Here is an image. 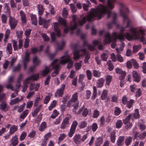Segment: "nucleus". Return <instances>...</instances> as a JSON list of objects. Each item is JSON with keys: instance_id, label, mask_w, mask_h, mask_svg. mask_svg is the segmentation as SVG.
<instances>
[{"instance_id": "nucleus-32", "label": "nucleus", "mask_w": 146, "mask_h": 146, "mask_svg": "<svg viewBox=\"0 0 146 146\" xmlns=\"http://www.w3.org/2000/svg\"><path fill=\"white\" fill-rule=\"evenodd\" d=\"M87 122L85 121H80L78 125V127L80 129L84 128L87 126Z\"/></svg>"}, {"instance_id": "nucleus-23", "label": "nucleus", "mask_w": 146, "mask_h": 146, "mask_svg": "<svg viewBox=\"0 0 146 146\" xmlns=\"http://www.w3.org/2000/svg\"><path fill=\"white\" fill-rule=\"evenodd\" d=\"M54 31L56 32L57 36L59 37L60 36L61 33L59 29V25L58 23H54Z\"/></svg>"}, {"instance_id": "nucleus-13", "label": "nucleus", "mask_w": 146, "mask_h": 146, "mask_svg": "<svg viewBox=\"0 0 146 146\" xmlns=\"http://www.w3.org/2000/svg\"><path fill=\"white\" fill-rule=\"evenodd\" d=\"M78 95L77 93L74 94L72 96V97L71 100L68 102L67 105L68 107H70L71 106H72V103L76 102L78 100Z\"/></svg>"}, {"instance_id": "nucleus-33", "label": "nucleus", "mask_w": 146, "mask_h": 146, "mask_svg": "<svg viewBox=\"0 0 146 146\" xmlns=\"http://www.w3.org/2000/svg\"><path fill=\"white\" fill-rule=\"evenodd\" d=\"M17 127L15 125H13L9 129V134L10 135H12L17 130Z\"/></svg>"}, {"instance_id": "nucleus-25", "label": "nucleus", "mask_w": 146, "mask_h": 146, "mask_svg": "<svg viewBox=\"0 0 146 146\" xmlns=\"http://www.w3.org/2000/svg\"><path fill=\"white\" fill-rule=\"evenodd\" d=\"M9 108L6 102H2L0 105V109L2 111H6Z\"/></svg>"}, {"instance_id": "nucleus-30", "label": "nucleus", "mask_w": 146, "mask_h": 146, "mask_svg": "<svg viewBox=\"0 0 146 146\" xmlns=\"http://www.w3.org/2000/svg\"><path fill=\"white\" fill-rule=\"evenodd\" d=\"M47 127L46 124L45 122H42L40 125L38 130L41 132L44 131L45 129Z\"/></svg>"}, {"instance_id": "nucleus-61", "label": "nucleus", "mask_w": 146, "mask_h": 146, "mask_svg": "<svg viewBox=\"0 0 146 146\" xmlns=\"http://www.w3.org/2000/svg\"><path fill=\"white\" fill-rule=\"evenodd\" d=\"M41 36L44 41L45 42H48V41L49 38L44 33H42L41 35Z\"/></svg>"}, {"instance_id": "nucleus-49", "label": "nucleus", "mask_w": 146, "mask_h": 146, "mask_svg": "<svg viewBox=\"0 0 146 146\" xmlns=\"http://www.w3.org/2000/svg\"><path fill=\"white\" fill-rule=\"evenodd\" d=\"M99 115V111L98 110H95L93 111L92 117L94 118H97Z\"/></svg>"}, {"instance_id": "nucleus-11", "label": "nucleus", "mask_w": 146, "mask_h": 146, "mask_svg": "<svg viewBox=\"0 0 146 146\" xmlns=\"http://www.w3.org/2000/svg\"><path fill=\"white\" fill-rule=\"evenodd\" d=\"M9 24L11 29H14L16 27L17 21L14 18L10 16L9 19Z\"/></svg>"}, {"instance_id": "nucleus-2", "label": "nucleus", "mask_w": 146, "mask_h": 146, "mask_svg": "<svg viewBox=\"0 0 146 146\" xmlns=\"http://www.w3.org/2000/svg\"><path fill=\"white\" fill-rule=\"evenodd\" d=\"M100 2L104 3L107 2L106 7L103 5H101L98 7L96 9H91L90 12L89 13L86 17H84L82 20L79 23V25L80 26L83 25L86 20L88 21H93L96 19L98 20L100 19L104 14L107 15L108 18H109L111 15L113 17V22L109 23L107 24L108 28L110 29L113 25L116 24L115 20L116 18V14L115 13H112L108 10H111L114 7V3L115 0H98Z\"/></svg>"}, {"instance_id": "nucleus-18", "label": "nucleus", "mask_w": 146, "mask_h": 146, "mask_svg": "<svg viewBox=\"0 0 146 146\" xmlns=\"http://www.w3.org/2000/svg\"><path fill=\"white\" fill-rule=\"evenodd\" d=\"M132 74L134 81L137 82H139L140 80V75L135 71H133Z\"/></svg>"}, {"instance_id": "nucleus-17", "label": "nucleus", "mask_w": 146, "mask_h": 146, "mask_svg": "<svg viewBox=\"0 0 146 146\" xmlns=\"http://www.w3.org/2000/svg\"><path fill=\"white\" fill-rule=\"evenodd\" d=\"M69 123V119L68 117L65 118L62 123L60 128L62 129H65Z\"/></svg>"}, {"instance_id": "nucleus-38", "label": "nucleus", "mask_w": 146, "mask_h": 146, "mask_svg": "<svg viewBox=\"0 0 146 146\" xmlns=\"http://www.w3.org/2000/svg\"><path fill=\"white\" fill-rule=\"evenodd\" d=\"M23 75L20 74H19L17 80V83L16 85V86L18 87V88H19L21 86V82L23 78Z\"/></svg>"}, {"instance_id": "nucleus-57", "label": "nucleus", "mask_w": 146, "mask_h": 146, "mask_svg": "<svg viewBox=\"0 0 146 146\" xmlns=\"http://www.w3.org/2000/svg\"><path fill=\"white\" fill-rule=\"evenodd\" d=\"M100 74L101 73L99 71L95 70L93 71V74L95 77H100Z\"/></svg>"}, {"instance_id": "nucleus-40", "label": "nucleus", "mask_w": 146, "mask_h": 146, "mask_svg": "<svg viewBox=\"0 0 146 146\" xmlns=\"http://www.w3.org/2000/svg\"><path fill=\"white\" fill-rule=\"evenodd\" d=\"M74 141L76 144H79L80 142V135H75L73 137Z\"/></svg>"}, {"instance_id": "nucleus-44", "label": "nucleus", "mask_w": 146, "mask_h": 146, "mask_svg": "<svg viewBox=\"0 0 146 146\" xmlns=\"http://www.w3.org/2000/svg\"><path fill=\"white\" fill-rule=\"evenodd\" d=\"M29 110H26L21 114L20 115V117L21 118L24 119L27 115L28 113Z\"/></svg>"}, {"instance_id": "nucleus-9", "label": "nucleus", "mask_w": 146, "mask_h": 146, "mask_svg": "<svg viewBox=\"0 0 146 146\" xmlns=\"http://www.w3.org/2000/svg\"><path fill=\"white\" fill-rule=\"evenodd\" d=\"M50 20H45V19L42 18L40 16L39 17L38 23L39 25H42L44 28H47L50 25Z\"/></svg>"}, {"instance_id": "nucleus-35", "label": "nucleus", "mask_w": 146, "mask_h": 146, "mask_svg": "<svg viewBox=\"0 0 146 146\" xmlns=\"http://www.w3.org/2000/svg\"><path fill=\"white\" fill-rule=\"evenodd\" d=\"M106 79V85L109 86L112 80V76L110 75H107L105 76Z\"/></svg>"}, {"instance_id": "nucleus-15", "label": "nucleus", "mask_w": 146, "mask_h": 146, "mask_svg": "<svg viewBox=\"0 0 146 146\" xmlns=\"http://www.w3.org/2000/svg\"><path fill=\"white\" fill-rule=\"evenodd\" d=\"M130 115H128L123 120V122L125 125V128L128 130L131 128L132 126L131 123L129 122L130 119L129 118Z\"/></svg>"}, {"instance_id": "nucleus-41", "label": "nucleus", "mask_w": 146, "mask_h": 146, "mask_svg": "<svg viewBox=\"0 0 146 146\" xmlns=\"http://www.w3.org/2000/svg\"><path fill=\"white\" fill-rule=\"evenodd\" d=\"M141 46L140 45H133V53H136L141 49Z\"/></svg>"}, {"instance_id": "nucleus-51", "label": "nucleus", "mask_w": 146, "mask_h": 146, "mask_svg": "<svg viewBox=\"0 0 146 146\" xmlns=\"http://www.w3.org/2000/svg\"><path fill=\"white\" fill-rule=\"evenodd\" d=\"M131 62L132 64H133L135 68L137 69L139 68V66L136 60L133 59H132L131 60Z\"/></svg>"}, {"instance_id": "nucleus-1", "label": "nucleus", "mask_w": 146, "mask_h": 146, "mask_svg": "<svg viewBox=\"0 0 146 146\" xmlns=\"http://www.w3.org/2000/svg\"><path fill=\"white\" fill-rule=\"evenodd\" d=\"M120 5L121 7L120 10V14L123 19V25H126V26L120 28V33L117 34L116 32H113L112 37L111 36L109 32L106 33L104 30L101 31L99 32L100 35L101 36L103 34L104 35L105 39L104 44H110L112 42L111 47L113 48H115L117 39H118L120 40L121 42L120 47L123 48L125 47V44L122 41L124 40V37H125L128 40H130L133 39H139L142 42L143 44H145V38L143 36L144 31L141 29L138 30L135 28L131 27L129 29L130 33L128 32H127L125 34L123 33V31H125V29L129 27L131 23V21L127 17L126 13L125 12H127L128 11L127 7L125 6L122 3H120Z\"/></svg>"}, {"instance_id": "nucleus-5", "label": "nucleus", "mask_w": 146, "mask_h": 146, "mask_svg": "<svg viewBox=\"0 0 146 146\" xmlns=\"http://www.w3.org/2000/svg\"><path fill=\"white\" fill-rule=\"evenodd\" d=\"M60 61V63L62 64L67 63V68L68 69L71 68L72 67L74 63L70 56L67 55V52H66L65 54L61 57Z\"/></svg>"}, {"instance_id": "nucleus-4", "label": "nucleus", "mask_w": 146, "mask_h": 146, "mask_svg": "<svg viewBox=\"0 0 146 146\" xmlns=\"http://www.w3.org/2000/svg\"><path fill=\"white\" fill-rule=\"evenodd\" d=\"M58 18V23L65 27L64 29V34L67 33L69 30L73 31L76 28L78 24L76 22L77 16L76 15H74L72 16V21L71 23L70 27L66 26V21L65 20L62 18L60 17H59Z\"/></svg>"}, {"instance_id": "nucleus-37", "label": "nucleus", "mask_w": 146, "mask_h": 146, "mask_svg": "<svg viewBox=\"0 0 146 146\" xmlns=\"http://www.w3.org/2000/svg\"><path fill=\"white\" fill-rule=\"evenodd\" d=\"M110 137L111 141L113 143H114L116 137L115 131H113L110 133Z\"/></svg>"}, {"instance_id": "nucleus-62", "label": "nucleus", "mask_w": 146, "mask_h": 146, "mask_svg": "<svg viewBox=\"0 0 146 146\" xmlns=\"http://www.w3.org/2000/svg\"><path fill=\"white\" fill-rule=\"evenodd\" d=\"M40 110V107H37L32 113V115L33 117H35L37 115V113Z\"/></svg>"}, {"instance_id": "nucleus-58", "label": "nucleus", "mask_w": 146, "mask_h": 146, "mask_svg": "<svg viewBox=\"0 0 146 146\" xmlns=\"http://www.w3.org/2000/svg\"><path fill=\"white\" fill-rule=\"evenodd\" d=\"M108 58V56L107 54L105 53H103L101 55V58L102 60L103 61H106L107 60V58Z\"/></svg>"}, {"instance_id": "nucleus-24", "label": "nucleus", "mask_w": 146, "mask_h": 146, "mask_svg": "<svg viewBox=\"0 0 146 146\" xmlns=\"http://www.w3.org/2000/svg\"><path fill=\"white\" fill-rule=\"evenodd\" d=\"M30 82L27 79L24 81L22 91L23 92H25L27 90L28 87V85Z\"/></svg>"}, {"instance_id": "nucleus-60", "label": "nucleus", "mask_w": 146, "mask_h": 146, "mask_svg": "<svg viewBox=\"0 0 146 146\" xmlns=\"http://www.w3.org/2000/svg\"><path fill=\"white\" fill-rule=\"evenodd\" d=\"M122 125V122L121 120H118L116 123V127L117 129H119L121 127Z\"/></svg>"}, {"instance_id": "nucleus-55", "label": "nucleus", "mask_w": 146, "mask_h": 146, "mask_svg": "<svg viewBox=\"0 0 146 146\" xmlns=\"http://www.w3.org/2000/svg\"><path fill=\"white\" fill-rule=\"evenodd\" d=\"M59 114L58 112L56 110H54L50 117L53 119L55 118Z\"/></svg>"}, {"instance_id": "nucleus-22", "label": "nucleus", "mask_w": 146, "mask_h": 146, "mask_svg": "<svg viewBox=\"0 0 146 146\" xmlns=\"http://www.w3.org/2000/svg\"><path fill=\"white\" fill-rule=\"evenodd\" d=\"M128 115H130L129 117V118L130 119L131 118H132L133 119V118L135 119L138 118L139 116L138 110V109H135V112L134 113L130 114Z\"/></svg>"}, {"instance_id": "nucleus-64", "label": "nucleus", "mask_w": 146, "mask_h": 146, "mask_svg": "<svg viewBox=\"0 0 146 146\" xmlns=\"http://www.w3.org/2000/svg\"><path fill=\"white\" fill-rule=\"evenodd\" d=\"M86 74L88 79L89 80H91L92 79V73L91 71L89 70H87L86 71Z\"/></svg>"}, {"instance_id": "nucleus-45", "label": "nucleus", "mask_w": 146, "mask_h": 146, "mask_svg": "<svg viewBox=\"0 0 146 146\" xmlns=\"http://www.w3.org/2000/svg\"><path fill=\"white\" fill-rule=\"evenodd\" d=\"M103 142V139L101 137L98 138L96 141V146H100V145Z\"/></svg>"}, {"instance_id": "nucleus-26", "label": "nucleus", "mask_w": 146, "mask_h": 146, "mask_svg": "<svg viewBox=\"0 0 146 146\" xmlns=\"http://www.w3.org/2000/svg\"><path fill=\"white\" fill-rule=\"evenodd\" d=\"M39 74L38 73L33 74L31 76H30L27 78L26 79L29 82L31 80H37L39 78Z\"/></svg>"}, {"instance_id": "nucleus-10", "label": "nucleus", "mask_w": 146, "mask_h": 146, "mask_svg": "<svg viewBox=\"0 0 146 146\" xmlns=\"http://www.w3.org/2000/svg\"><path fill=\"white\" fill-rule=\"evenodd\" d=\"M44 69L42 70L39 72L40 74L42 75L43 76H45L48 74L51 71V64L48 66H44Z\"/></svg>"}, {"instance_id": "nucleus-48", "label": "nucleus", "mask_w": 146, "mask_h": 146, "mask_svg": "<svg viewBox=\"0 0 146 146\" xmlns=\"http://www.w3.org/2000/svg\"><path fill=\"white\" fill-rule=\"evenodd\" d=\"M81 63L82 61H81L79 62H76L75 63V67L76 70H78L81 68L82 66Z\"/></svg>"}, {"instance_id": "nucleus-7", "label": "nucleus", "mask_w": 146, "mask_h": 146, "mask_svg": "<svg viewBox=\"0 0 146 146\" xmlns=\"http://www.w3.org/2000/svg\"><path fill=\"white\" fill-rule=\"evenodd\" d=\"M50 36L52 39L51 41L54 44H57V49L61 50L63 49L65 46V42L63 41H62L60 43L58 44L55 40L56 35L54 32L50 33Z\"/></svg>"}, {"instance_id": "nucleus-31", "label": "nucleus", "mask_w": 146, "mask_h": 146, "mask_svg": "<svg viewBox=\"0 0 146 146\" xmlns=\"http://www.w3.org/2000/svg\"><path fill=\"white\" fill-rule=\"evenodd\" d=\"M41 61L37 57L35 56L33 58V62L35 66L39 65Z\"/></svg>"}, {"instance_id": "nucleus-21", "label": "nucleus", "mask_w": 146, "mask_h": 146, "mask_svg": "<svg viewBox=\"0 0 146 146\" xmlns=\"http://www.w3.org/2000/svg\"><path fill=\"white\" fill-rule=\"evenodd\" d=\"M23 98L24 97L21 96V98L20 99L19 98H16L15 99L11 100L10 103V104L11 105L18 104L21 102L23 100Z\"/></svg>"}, {"instance_id": "nucleus-47", "label": "nucleus", "mask_w": 146, "mask_h": 146, "mask_svg": "<svg viewBox=\"0 0 146 146\" xmlns=\"http://www.w3.org/2000/svg\"><path fill=\"white\" fill-rule=\"evenodd\" d=\"M7 50L9 52V54H11L12 53V48L11 43H8L7 44Z\"/></svg>"}, {"instance_id": "nucleus-19", "label": "nucleus", "mask_w": 146, "mask_h": 146, "mask_svg": "<svg viewBox=\"0 0 146 146\" xmlns=\"http://www.w3.org/2000/svg\"><path fill=\"white\" fill-rule=\"evenodd\" d=\"M11 143L10 145L12 146H15L17 145L18 143V140L17 136L15 135L13 137L10 141Z\"/></svg>"}, {"instance_id": "nucleus-29", "label": "nucleus", "mask_w": 146, "mask_h": 146, "mask_svg": "<svg viewBox=\"0 0 146 146\" xmlns=\"http://www.w3.org/2000/svg\"><path fill=\"white\" fill-rule=\"evenodd\" d=\"M37 8L38 9V15L40 16L42 15L43 14L44 10L43 6L41 4H39L37 5Z\"/></svg>"}, {"instance_id": "nucleus-34", "label": "nucleus", "mask_w": 146, "mask_h": 146, "mask_svg": "<svg viewBox=\"0 0 146 146\" xmlns=\"http://www.w3.org/2000/svg\"><path fill=\"white\" fill-rule=\"evenodd\" d=\"M124 137L123 136H120L119 137L117 141V144L118 146H121L123 143Z\"/></svg>"}, {"instance_id": "nucleus-46", "label": "nucleus", "mask_w": 146, "mask_h": 146, "mask_svg": "<svg viewBox=\"0 0 146 146\" xmlns=\"http://www.w3.org/2000/svg\"><path fill=\"white\" fill-rule=\"evenodd\" d=\"M31 19L32 23L36 25L37 22L36 16L35 15H32L31 16Z\"/></svg>"}, {"instance_id": "nucleus-16", "label": "nucleus", "mask_w": 146, "mask_h": 146, "mask_svg": "<svg viewBox=\"0 0 146 146\" xmlns=\"http://www.w3.org/2000/svg\"><path fill=\"white\" fill-rule=\"evenodd\" d=\"M82 113V116L84 117H86L88 115V111L86 108H84V106L78 111L77 114H79Z\"/></svg>"}, {"instance_id": "nucleus-43", "label": "nucleus", "mask_w": 146, "mask_h": 146, "mask_svg": "<svg viewBox=\"0 0 146 146\" xmlns=\"http://www.w3.org/2000/svg\"><path fill=\"white\" fill-rule=\"evenodd\" d=\"M57 104V101L55 100H53L50 104V106L48 107V109L50 110H51L54 107L56 106Z\"/></svg>"}, {"instance_id": "nucleus-42", "label": "nucleus", "mask_w": 146, "mask_h": 146, "mask_svg": "<svg viewBox=\"0 0 146 146\" xmlns=\"http://www.w3.org/2000/svg\"><path fill=\"white\" fill-rule=\"evenodd\" d=\"M108 91L106 90H104L101 96V99L102 100H104L107 97Z\"/></svg>"}, {"instance_id": "nucleus-3", "label": "nucleus", "mask_w": 146, "mask_h": 146, "mask_svg": "<svg viewBox=\"0 0 146 146\" xmlns=\"http://www.w3.org/2000/svg\"><path fill=\"white\" fill-rule=\"evenodd\" d=\"M85 46H87L88 49L90 51H92L94 49V46L89 44L88 42L86 40H84L82 46V48L80 50H75L74 51V59L77 60L85 55L84 59L85 64H88V60L90 59V56L87 49L84 48Z\"/></svg>"}, {"instance_id": "nucleus-27", "label": "nucleus", "mask_w": 146, "mask_h": 146, "mask_svg": "<svg viewBox=\"0 0 146 146\" xmlns=\"http://www.w3.org/2000/svg\"><path fill=\"white\" fill-rule=\"evenodd\" d=\"M13 78L12 76L10 77L8 80V84L6 86V87L7 89H10L11 90H14L12 86L11 83L13 82Z\"/></svg>"}, {"instance_id": "nucleus-56", "label": "nucleus", "mask_w": 146, "mask_h": 146, "mask_svg": "<svg viewBox=\"0 0 146 146\" xmlns=\"http://www.w3.org/2000/svg\"><path fill=\"white\" fill-rule=\"evenodd\" d=\"M27 135V133L25 132H23L21 134L19 138L20 141H22L24 140L26 137Z\"/></svg>"}, {"instance_id": "nucleus-20", "label": "nucleus", "mask_w": 146, "mask_h": 146, "mask_svg": "<svg viewBox=\"0 0 146 146\" xmlns=\"http://www.w3.org/2000/svg\"><path fill=\"white\" fill-rule=\"evenodd\" d=\"M65 85L64 84H62L60 89L57 90L56 93L59 96L62 97L64 93V90L65 87Z\"/></svg>"}, {"instance_id": "nucleus-50", "label": "nucleus", "mask_w": 146, "mask_h": 146, "mask_svg": "<svg viewBox=\"0 0 146 146\" xmlns=\"http://www.w3.org/2000/svg\"><path fill=\"white\" fill-rule=\"evenodd\" d=\"M132 138L131 137L129 136L125 140V143L126 145L128 146L131 143Z\"/></svg>"}, {"instance_id": "nucleus-14", "label": "nucleus", "mask_w": 146, "mask_h": 146, "mask_svg": "<svg viewBox=\"0 0 146 146\" xmlns=\"http://www.w3.org/2000/svg\"><path fill=\"white\" fill-rule=\"evenodd\" d=\"M30 54L27 51L25 52V56L23 59V62L24 64V69L25 70L27 68V64L29 61Z\"/></svg>"}, {"instance_id": "nucleus-54", "label": "nucleus", "mask_w": 146, "mask_h": 146, "mask_svg": "<svg viewBox=\"0 0 146 146\" xmlns=\"http://www.w3.org/2000/svg\"><path fill=\"white\" fill-rule=\"evenodd\" d=\"M107 64L108 67V69L109 70L111 71L113 69V66L111 61H108L107 63Z\"/></svg>"}, {"instance_id": "nucleus-6", "label": "nucleus", "mask_w": 146, "mask_h": 146, "mask_svg": "<svg viewBox=\"0 0 146 146\" xmlns=\"http://www.w3.org/2000/svg\"><path fill=\"white\" fill-rule=\"evenodd\" d=\"M58 59H56L51 64V71L53 69H54V71L52 74L51 76L54 77L58 73L60 70V64L58 62Z\"/></svg>"}, {"instance_id": "nucleus-28", "label": "nucleus", "mask_w": 146, "mask_h": 146, "mask_svg": "<svg viewBox=\"0 0 146 146\" xmlns=\"http://www.w3.org/2000/svg\"><path fill=\"white\" fill-rule=\"evenodd\" d=\"M105 80L102 78H99L96 82V86L98 88L102 87L104 84Z\"/></svg>"}, {"instance_id": "nucleus-12", "label": "nucleus", "mask_w": 146, "mask_h": 146, "mask_svg": "<svg viewBox=\"0 0 146 146\" xmlns=\"http://www.w3.org/2000/svg\"><path fill=\"white\" fill-rule=\"evenodd\" d=\"M116 73L120 75L119 78L120 80H122L124 79L126 75V73L125 71H123L122 70L119 68H117L115 69Z\"/></svg>"}, {"instance_id": "nucleus-52", "label": "nucleus", "mask_w": 146, "mask_h": 146, "mask_svg": "<svg viewBox=\"0 0 146 146\" xmlns=\"http://www.w3.org/2000/svg\"><path fill=\"white\" fill-rule=\"evenodd\" d=\"M91 129L93 132H95L98 128L97 124L95 123H94L91 126Z\"/></svg>"}, {"instance_id": "nucleus-8", "label": "nucleus", "mask_w": 146, "mask_h": 146, "mask_svg": "<svg viewBox=\"0 0 146 146\" xmlns=\"http://www.w3.org/2000/svg\"><path fill=\"white\" fill-rule=\"evenodd\" d=\"M78 124V122L76 121H74L72 122L70 132L68 133V135L70 137H72L73 136Z\"/></svg>"}, {"instance_id": "nucleus-39", "label": "nucleus", "mask_w": 146, "mask_h": 146, "mask_svg": "<svg viewBox=\"0 0 146 146\" xmlns=\"http://www.w3.org/2000/svg\"><path fill=\"white\" fill-rule=\"evenodd\" d=\"M16 87V88L15 89L13 88L14 90L13 91L15 90V91L11 94V98L15 97L18 95V92L19 91V88H18V87Z\"/></svg>"}, {"instance_id": "nucleus-53", "label": "nucleus", "mask_w": 146, "mask_h": 146, "mask_svg": "<svg viewBox=\"0 0 146 146\" xmlns=\"http://www.w3.org/2000/svg\"><path fill=\"white\" fill-rule=\"evenodd\" d=\"M134 100L132 99L130 100H129L127 102V107L129 108H130L132 107L133 104L134 103Z\"/></svg>"}, {"instance_id": "nucleus-36", "label": "nucleus", "mask_w": 146, "mask_h": 146, "mask_svg": "<svg viewBox=\"0 0 146 146\" xmlns=\"http://www.w3.org/2000/svg\"><path fill=\"white\" fill-rule=\"evenodd\" d=\"M19 13L21 17V19L22 22L23 23L25 22L26 18L25 14L22 10H21L20 11Z\"/></svg>"}, {"instance_id": "nucleus-59", "label": "nucleus", "mask_w": 146, "mask_h": 146, "mask_svg": "<svg viewBox=\"0 0 146 146\" xmlns=\"http://www.w3.org/2000/svg\"><path fill=\"white\" fill-rule=\"evenodd\" d=\"M114 108L115 114L116 115H119L121 112V111L120 108L117 107H115Z\"/></svg>"}, {"instance_id": "nucleus-63", "label": "nucleus", "mask_w": 146, "mask_h": 146, "mask_svg": "<svg viewBox=\"0 0 146 146\" xmlns=\"http://www.w3.org/2000/svg\"><path fill=\"white\" fill-rule=\"evenodd\" d=\"M42 118V115L40 113L38 115L36 119L35 120V121L38 123H40Z\"/></svg>"}]
</instances>
